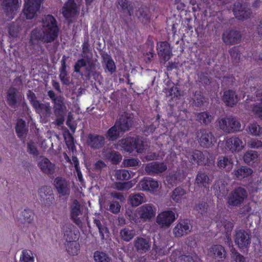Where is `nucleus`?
Segmentation results:
<instances>
[{
  "mask_svg": "<svg viewBox=\"0 0 262 262\" xmlns=\"http://www.w3.org/2000/svg\"><path fill=\"white\" fill-rule=\"evenodd\" d=\"M137 187L139 190L154 193L158 190L160 183L153 178L146 177L139 182Z\"/></svg>",
  "mask_w": 262,
  "mask_h": 262,
  "instance_id": "obj_6",
  "label": "nucleus"
},
{
  "mask_svg": "<svg viewBox=\"0 0 262 262\" xmlns=\"http://www.w3.org/2000/svg\"><path fill=\"white\" fill-rule=\"evenodd\" d=\"M67 252L71 255H77L79 252V244L76 241H71L65 243Z\"/></svg>",
  "mask_w": 262,
  "mask_h": 262,
  "instance_id": "obj_38",
  "label": "nucleus"
},
{
  "mask_svg": "<svg viewBox=\"0 0 262 262\" xmlns=\"http://www.w3.org/2000/svg\"><path fill=\"white\" fill-rule=\"evenodd\" d=\"M157 50L159 56L164 61L169 60L172 55L170 45L166 41L158 42Z\"/></svg>",
  "mask_w": 262,
  "mask_h": 262,
  "instance_id": "obj_13",
  "label": "nucleus"
},
{
  "mask_svg": "<svg viewBox=\"0 0 262 262\" xmlns=\"http://www.w3.org/2000/svg\"><path fill=\"white\" fill-rule=\"evenodd\" d=\"M118 8L121 9L123 12H126L131 15L133 13L132 7L128 5L126 0H118Z\"/></svg>",
  "mask_w": 262,
  "mask_h": 262,
  "instance_id": "obj_52",
  "label": "nucleus"
},
{
  "mask_svg": "<svg viewBox=\"0 0 262 262\" xmlns=\"http://www.w3.org/2000/svg\"><path fill=\"white\" fill-rule=\"evenodd\" d=\"M232 262H245V259L238 252L232 251Z\"/></svg>",
  "mask_w": 262,
  "mask_h": 262,
  "instance_id": "obj_64",
  "label": "nucleus"
},
{
  "mask_svg": "<svg viewBox=\"0 0 262 262\" xmlns=\"http://www.w3.org/2000/svg\"><path fill=\"white\" fill-rule=\"evenodd\" d=\"M176 213L171 210H165L161 212L156 217V223L162 228H168L177 219Z\"/></svg>",
  "mask_w": 262,
  "mask_h": 262,
  "instance_id": "obj_4",
  "label": "nucleus"
},
{
  "mask_svg": "<svg viewBox=\"0 0 262 262\" xmlns=\"http://www.w3.org/2000/svg\"><path fill=\"white\" fill-rule=\"evenodd\" d=\"M43 0H25L23 12L27 19L33 18L40 8Z\"/></svg>",
  "mask_w": 262,
  "mask_h": 262,
  "instance_id": "obj_7",
  "label": "nucleus"
},
{
  "mask_svg": "<svg viewBox=\"0 0 262 262\" xmlns=\"http://www.w3.org/2000/svg\"><path fill=\"white\" fill-rule=\"evenodd\" d=\"M248 146L251 148H258L262 146V142L257 139H252L248 142Z\"/></svg>",
  "mask_w": 262,
  "mask_h": 262,
  "instance_id": "obj_62",
  "label": "nucleus"
},
{
  "mask_svg": "<svg viewBox=\"0 0 262 262\" xmlns=\"http://www.w3.org/2000/svg\"><path fill=\"white\" fill-rule=\"evenodd\" d=\"M37 165L40 170L45 174L53 175L56 171L55 164L46 157H40L37 161Z\"/></svg>",
  "mask_w": 262,
  "mask_h": 262,
  "instance_id": "obj_11",
  "label": "nucleus"
},
{
  "mask_svg": "<svg viewBox=\"0 0 262 262\" xmlns=\"http://www.w3.org/2000/svg\"><path fill=\"white\" fill-rule=\"evenodd\" d=\"M117 149L131 153L135 149L139 154L145 153L148 148L146 142L143 141L139 137L135 139L128 137L119 141L115 145Z\"/></svg>",
  "mask_w": 262,
  "mask_h": 262,
  "instance_id": "obj_2",
  "label": "nucleus"
},
{
  "mask_svg": "<svg viewBox=\"0 0 262 262\" xmlns=\"http://www.w3.org/2000/svg\"><path fill=\"white\" fill-rule=\"evenodd\" d=\"M230 125V133L241 130V123L235 118L231 117Z\"/></svg>",
  "mask_w": 262,
  "mask_h": 262,
  "instance_id": "obj_57",
  "label": "nucleus"
},
{
  "mask_svg": "<svg viewBox=\"0 0 262 262\" xmlns=\"http://www.w3.org/2000/svg\"><path fill=\"white\" fill-rule=\"evenodd\" d=\"M65 59H62L61 60V67L60 68L59 77L63 84L68 85L70 83V79L67 77Z\"/></svg>",
  "mask_w": 262,
  "mask_h": 262,
  "instance_id": "obj_43",
  "label": "nucleus"
},
{
  "mask_svg": "<svg viewBox=\"0 0 262 262\" xmlns=\"http://www.w3.org/2000/svg\"><path fill=\"white\" fill-rule=\"evenodd\" d=\"M103 61L105 66L106 69L111 74L116 71V65L112 57L108 55L103 56Z\"/></svg>",
  "mask_w": 262,
  "mask_h": 262,
  "instance_id": "obj_40",
  "label": "nucleus"
},
{
  "mask_svg": "<svg viewBox=\"0 0 262 262\" xmlns=\"http://www.w3.org/2000/svg\"><path fill=\"white\" fill-rule=\"evenodd\" d=\"M16 132L18 137H21L26 134L27 129L25 125V122L22 119L17 120L16 125Z\"/></svg>",
  "mask_w": 262,
  "mask_h": 262,
  "instance_id": "obj_50",
  "label": "nucleus"
},
{
  "mask_svg": "<svg viewBox=\"0 0 262 262\" xmlns=\"http://www.w3.org/2000/svg\"><path fill=\"white\" fill-rule=\"evenodd\" d=\"M208 255L215 259L220 261L226 255L225 248L220 245H213L208 250Z\"/></svg>",
  "mask_w": 262,
  "mask_h": 262,
  "instance_id": "obj_22",
  "label": "nucleus"
},
{
  "mask_svg": "<svg viewBox=\"0 0 262 262\" xmlns=\"http://www.w3.org/2000/svg\"><path fill=\"white\" fill-rule=\"evenodd\" d=\"M241 38L240 33L236 31H227L223 34V40L226 44L237 43L240 41Z\"/></svg>",
  "mask_w": 262,
  "mask_h": 262,
  "instance_id": "obj_23",
  "label": "nucleus"
},
{
  "mask_svg": "<svg viewBox=\"0 0 262 262\" xmlns=\"http://www.w3.org/2000/svg\"><path fill=\"white\" fill-rule=\"evenodd\" d=\"M212 119V116L207 112L199 113L196 116V120L204 124L210 123Z\"/></svg>",
  "mask_w": 262,
  "mask_h": 262,
  "instance_id": "obj_53",
  "label": "nucleus"
},
{
  "mask_svg": "<svg viewBox=\"0 0 262 262\" xmlns=\"http://www.w3.org/2000/svg\"><path fill=\"white\" fill-rule=\"evenodd\" d=\"M233 11L235 16L238 19H247L251 14L250 9L243 7L239 3L234 5Z\"/></svg>",
  "mask_w": 262,
  "mask_h": 262,
  "instance_id": "obj_24",
  "label": "nucleus"
},
{
  "mask_svg": "<svg viewBox=\"0 0 262 262\" xmlns=\"http://www.w3.org/2000/svg\"><path fill=\"white\" fill-rule=\"evenodd\" d=\"M204 159V155L199 150L194 151L190 157V161L193 164L197 163L200 164Z\"/></svg>",
  "mask_w": 262,
  "mask_h": 262,
  "instance_id": "obj_51",
  "label": "nucleus"
},
{
  "mask_svg": "<svg viewBox=\"0 0 262 262\" xmlns=\"http://www.w3.org/2000/svg\"><path fill=\"white\" fill-rule=\"evenodd\" d=\"M255 103H250L249 102H246V107L253 106L252 111L256 117L259 118L262 120V94L256 95V100Z\"/></svg>",
  "mask_w": 262,
  "mask_h": 262,
  "instance_id": "obj_26",
  "label": "nucleus"
},
{
  "mask_svg": "<svg viewBox=\"0 0 262 262\" xmlns=\"http://www.w3.org/2000/svg\"><path fill=\"white\" fill-rule=\"evenodd\" d=\"M20 28L14 24H11L9 28V33L12 37H16L20 31Z\"/></svg>",
  "mask_w": 262,
  "mask_h": 262,
  "instance_id": "obj_61",
  "label": "nucleus"
},
{
  "mask_svg": "<svg viewBox=\"0 0 262 262\" xmlns=\"http://www.w3.org/2000/svg\"><path fill=\"white\" fill-rule=\"evenodd\" d=\"M196 106H201L204 102L205 98L201 91H196L192 98Z\"/></svg>",
  "mask_w": 262,
  "mask_h": 262,
  "instance_id": "obj_56",
  "label": "nucleus"
},
{
  "mask_svg": "<svg viewBox=\"0 0 262 262\" xmlns=\"http://www.w3.org/2000/svg\"><path fill=\"white\" fill-rule=\"evenodd\" d=\"M40 201L45 205H50L54 200L53 194L51 187L44 186L38 190Z\"/></svg>",
  "mask_w": 262,
  "mask_h": 262,
  "instance_id": "obj_15",
  "label": "nucleus"
},
{
  "mask_svg": "<svg viewBox=\"0 0 262 262\" xmlns=\"http://www.w3.org/2000/svg\"><path fill=\"white\" fill-rule=\"evenodd\" d=\"M86 142L91 148L98 149L104 145L105 138L102 136L90 134L88 136Z\"/></svg>",
  "mask_w": 262,
  "mask_h": 262,
  "instance_id": "obj_21",
  "label": "nucleus"
},
{
  "mask_svg": "<svg viewBox=\"0 0 262 262\" xmlns=\"http://www.w3.org/2000/svg\"><path fill=\"white\" fill-rule=\"evenodd\" d=\"M28 151L34 156H37L38 155V151L37 148V141H30L28 143Z\"/></svg>",
  "mask_w": 262,
  "mask_h": 262,
  "instance_id": "obj_58",
  "label": "nucleus"
},
{
  "mask_svg": "<svg viewBox=\"0 0 262 262\" xmlns=\"http://www.w3.org/2000/svg\"><path fill=\"white\" fill-rule=\"evenodd\" d=\"M53 109L55 116L65 115L67 113V107L62 97H57L54 99Z\"/></svg>",
  "mask_w": 262,
  "mask_h": 262,
  "instance_id": "obj_27",
  "label": "nucleus"
},
{
  "mask_svg": "<svg viewBox=\"0 0 262 262\" xmlns=\"http://www.w3.org/2000/svg\"><path fill=\"white\" fill-rule=\"evenodd\" d=\"M62 13L67 19L71 20L77 13V6L74 2L68 0L63 7Z\"/></svg>",
  "mask_w": 262,
  "mask_h": 262,
  "instance_id": "obj_20",
  "label": "nucleus"
},
{
  "mask_svg": "<svg viewBox=\"0 0 262 262\" xmlns=\"http://www.w3.org/2000/svg\"><path fill=\"white\" fill-rule=\"evenodd\" d=\"M226 146L232 152H239L244 148L245 144L241 139L234 136L226 140Z\"/></svg>",
  "mask_w": 262,
  "mask_h": 262,
  "instance_id": "obj_14",
  "label": "nucleus"
},
{
  "mask_svg": "<svg viewBox=\"0 0 262 262\" xmlns=\"http://www.w3.org/2000/svg\"><path fill=\"white\" fill-rule=\"evenodd\" d=\"M243 159L246 163L251 165L257 162L259 160L257 152L253 150L247 151L245 154Z\"/></svg>",
  "mask_w": 262,
  "mask_h": 262,
  "instance_id": "obj_35",
  "label": "nucleus"
},
{
  "mask_svg": "<svg viewBox=\"0 0 262 262\" xmlns=\"http://www.w3.org/2000/svg\"><path fill=\"white\" fill-rule=\"evenodd\" d=\"M223 100L226 104L229 106H233L239 100L235 92L231 90L227 91L224 93Z\"/></svg>",
  "mask_w": 262,
  "mask_h": 262,
  "instance_id": "obj_29",
  "label": "nucleus"
},
{
  "mask_svg": "<svg viewBox=\"0 0 262 262\" xmlns=\"http://www.w3.org/2000/svg\"><path fill=\"white\" fill-rule=\"evenodd\" d=\"M102 157L104 159H108L111 161L113 163H117L120 162L122 159V156L118 152L114 151H109L103 149L102 152Z\"/></svg>",
  "mask_w": 262,
  "mask_h": 262,
  "instance_id": "obj_31",
  "label": "nucleus"
},
{
  "mask_svg": "<svg viewBox=\"0 0 262 262\" xmlns=\"http://www.w3.org/2000/svg\"><path fill=\"white\" fill-rule=\"evenodd\" d=\"M196 138L201 146L204 147H209L216 141L212 133L206 129L199 130L196 133Z\"/></svg>",
  "mask_w": 262,
  "mask_h": 262,
  "instance_id": "obj_5",
  "label": "nucleus"
},
{
  "mask_svg": "<svg viewBox=\"0 0 262 262\" xmlns=\"http://www.w3.org/2000/svg\"><path fill=\"white\" fill-rule=\"evenodd\" d=\"M94 259L95 262H110L111 258L103 252L97 251L94 253Z\"/></svg>",
  "mask_w": 262,
  "mask_h": 262,
  "instance_id": "obj_46",
  "label": "nucleus"
},
{
  "mask_svg": "<svg viewBox=\"0 0 262 262\" xmlns=\"http://www.w3.org/2000/svg\"><path fill=\"white\" fill-rule=\"evenodd\" d=\"M20 262H34V257L32 252L29 250L21 251L19 257Z\"/></svg>",
  "mask_w": 262,
  "mask_h": 262,
  "instance_id": "obj_42",
  "label": "nucleus"
},
{
  "mask_svg": "<svg viewBox=\"0 0 262 262\" xmlns=\"http://www.w3.org/2000/svg\"><path fill=\"white\" fill-rule=\"evenodd\" d=\"M134 184L131 181L126 182L124 183H118L116 184V187L120 190H127L131 188Z\"/></svg>",
  "mask_w": 262,
  "mask_h": 262,
  "instance_id": "obj_60",
  "label": "nucleus"
},
{
  "mask_svg": "<svg viewBox=\"0 0 262 262\" xmlns=\"http://www.w3.org/2000/svg\"><path fill=\"white\" fill-rule=\"evenodd\" d=\"M71 217L77 225L82 226L81 206L77 200H74L71 206Z\"/></svg>",
  "mask_w": 262,
  "mask_h": 262,
  "instance_id": "obj_12",
  "label": "nucleus"
},
{
  "mask_svg": "<svg viewBox=\"0 0 262 262\" xmlns=\"http://www.w3.org/2000/svg\"><path fill=\"white\" fill-rule=\"evenodd\" d=\"M58 28L55 19L51 15L43 17L42 20V28H36L31 32L30 41L35 44L39 41L43 42H51L58 36Z\"/></svg>",
  "mask_w": 262,
  "mask_h": 262,
  "instance_id": "obj_1",
  "label": "nucleus"
},
{
  "mask_svg": "<svg viewBox=\"0 0 262 262\" xmlns=\"http://www.w3.org/2000/svg\"><path fill=\"white\" fill-rule=\"evenodd\" d=\"M118 124H115L113 127H112L106 133V138L109 140L114 141L117 139L120 136V132L118 129Z\"/></svg>",
  "mask_w": 262,
  "mask_h": 262,
  "instance_id": "obj_44",
  "label": "nucleus"
},
{
  "mask_svg": "<svg viewBox=\"0 0 262 262\" xmlns=\"http://www.w3.org/2000/svg\"><path fill=\"white\" fill-rule=\"evenodd\" d=\"M34 213L29 209H24L21 213V217L15 219V222L23 224L24 226H31L33 223Z\"/></svg>",
  "mask_w": 262,
  "mask_h": 262,
  "instance_id": "obj_17",
  "label": "nucleus"
},
{
  "mask_svg": "<svg viewBox=\"0 0 262 262\" xmlns=\"http://www.w3.org/2000/svg\"><path fill=\"white\" fill-rule=\"evenodd\" d=\"M135 246L137 250L141 253L146 252L150 247L149 241L142 237L138 238L136 240Z\"/></svg>",
  "mask_w": 262,
  "mask_h": 262,
  "instance_id": "obj_32",
  "label": "nucleus"
},
{
  "mask_svg": "<svg viewBox=\"0 0 262 262\" xmlns=\"http://www.w3.org/2000/svg\"><path fill=\"white\" fill-rule=\"evenodd\" d=\"M231 117L224 118L219 120V126L224 132L230 133V123Z\"/></svg>",
  "mask_w": 262,
  "mask_h": 262,
  "instance_id": "obj_48",
  "label": "nucleus"
},
{
  "mask_svg": "<svg viewBox=\"0 0 262 262\" xmlns=\"http://www.w3.org/2000/svg\"><path fill=\"white\" fill-rule=\"evenodd\" d=\"M167 168L164 162H152L146 165L145 170L149 174H158L164 172Z\"/></svg>",
  "mask_w": 262,
  "mask_h": 262,
  "instance_id": "obj_19",
  "label": "nucleus"
},
{
  "mask_svg": "<svg viewBox=\"0 0 262 262\" xmlns=\"http://www.w3.org/2000/svg\"><path fill=\"white\" fill-rule=\"evenodd\" d=\"M210 179L205 173L199 172L195 179V183L200 187H207L211 182Z\"/></svg>",
  "mask_w": 262,
  "mask_h": 262,
  "instance_id": "obj_33",
  "label": "nucleus"
},
{
  "mask_svg": "<svg viewBox=\"0 0 262 262\" xmlns=\"http://www.w3.org/2000/svg\"><path fill=\"white\" fill-rule=\"evenodd\" d=\"M156 208L150 204L141 206L135 211H127L126 214L130 221L138 223L141 221L146 222L155 217L156 213Z\"/></svg>",
  "mask_w": 262,
  "mask_h": 262,
  "instance_id": "obj_3",
  "label": "nucleus"
},
{
  "mask_svg": "<svg viewBox=\"0 0 262 262\" xmlns=\"http://www.w3.org/2000/svg\"><path fill=\"white\" fill-rule=\"evenodd\" d=\"M34 104L33 107L37 113L40 115H48L50 113L51 107L49 103H41L38 102Z\"/></svg>",
  "mask_w": 262,
  "mask_h": 262,
  "instance_id": "obj_37",
  "label": "nucleus"
},
{
  "mask_svg": "<svg viewBox=\"0 0 262 262\" xmlns=\"http://www.w3.org/2000/svg\"><path fill=\"white\" fill-rule=\"evenodd\" d=\"M120 207L118 202H112L110 205L109 210L113 213H118L120 211Z\"/></svg>",
  "mask_w": 262,
  "mask_h": 262,
  "instance_id": "obj_63",
  "label": "nucleus"
},
{
  "mask_svg": "<svg viewBox=\"0 0 262 262\" xmlns=\"http://www.w3.org/2000/svg\"><path fill=\"white\" fill-rule=\"evenodd\" d=\"M63 230L66 243L75 241L78 238L76 231L72 225L68 224L64 226Z\"/></svg>",
  "mask_w": 262,
  "mask_h": 262,
  "instance_id": "obj_28",
  "label": "nucleus"
},
{
  "mask_svg": "<svg viewBox=\"0 0 262 262\" xmlns=\"http://www.w3.org/2000/svg\"><path fill=\"white\" fill-rule=\"evenodd\" d=\"M4 7L7 20L12 19L16 14L20 5L18 0H0Z\"/></svg>",
  "mask_w": 262,
  "mask_h": 262,
  "instance_id": "obj_8",
  "label": "nucleus"
},
{
  "mask_svg": "<svg viewBox=\"0 0 262 262\" xmlns=\"http://www.w3.org/2000/svg\"><path fill=\"white\" fill-rule=\"evenodd\" d=\"M217 226L221 228L222 226L225 228V231L227 233L230 232L233 227V223L223 219L221 221H216Z\"/></svg>",
  "mask_w": 262,
  "mask_h": 262,
  "instance_id": "obj_49",
  "label": "nucleus"
},
{
  "mask_svg": "<svg viewBox=\"0 0 262 262\" xmlns=\"http://www.w3.org/2000/svg\"><path fill=\"white\" fill-rule=\"evenodd\" d=\"M191 229L190 221L188 220H181L173 228V232L177 237H181L189 233Z\"/></svg>",
  "mask_w": 262,
  "mask_h": 262,
  "instance_id": "obj_16",
  "label": "nucleus"
},
{
  "mask_svg": "<svg viewBox=\"0 0 262 262\" xmlns=\"http://www.w3.org/2000/svg\"><path fill=\"white\" fill-rule=\"evenodd\" d=\"M135 234V231L134 230L126 228L122 229L120 232L121 238L126 242H128L132 239L134 237Z\"/></svg>",
  "mask_w": 262,
  "mask_h": 262,
  "instance_id": "obj_45",
  "label": "nucleus"
},
{
  "mask_svg": "<svg viewBox=\"0 0 262 262\" xmlns=\"http://www.w3.org/2000/svg\"><path fill=\"white\" fill-rule=\"evenodd\" d=\"M247 196V194L246 190L239 187L230 194L228 202L230 205L237 206L242 203Z\"/></svg>",
  "mask_w": 262,
  "mask_h": 262,
  "instance_id": "obj_10",
  "label": "nucleus"
},
{
  "mask_svg": "<svg viewBox=\"0 0 262 262\" xmlns=\"http://www.w3.org/2000/svg\"><path fill=\"white\" fill-rule=\"evenodd\" d=\"M72 160L73 162V164L75 167V170L77 173L78 179L80 182L83 181V177L82 173L80 171V167L79 165V161L77 157L73 156Z\"/></svg>",
  "mask_w": 262,
  "mask_h": 262,
  "instance_id": "obj_59",
  "label": "nucleus"
},
{
  "mask_svg": "<svg viewBox=\"0 0 262 262\" xmlns=\"http://www.w3.org/2000/svg\"><path fill=\"white\" fill-rule=\"evenodd\" d=\"M217 166L220 168L224 169L226 171H229L233 167V162L230 158L221 157L219 158Z\"/></svg>",
  "mask_w": 262,
  "mask_h": 262,
  "instance_id": "obj_36",
  "label": "nucleus"
},
{
  "mask_svg": "<svg viewBox=\"0 0 262 262\" xmlns=\"http://www.w3.org/2000/svg\"><path fill=\"white\" fill-rule=\"evenodd\" d=\"M82 68H83L86 70L88 74H90L95 69V64L92 60L89 58H87L86 61L84 59H79L74 66L75 71L79 72L80 69Z\"/></svg>",
  "mask_w": 262,
  "mask_h": 262,
  "instance_id": "obj_25",
  "label": "nucleus"
},
{
  "mask_svg": "<svg viewBox=\"0 0 262 262\" xmlns=\"http://www.w3.org/2000/svg\"><path fill=\"white\" fill-rule=\"evenodd\" d=\"M185 191L181 187L176 188L171 195L172 199L176 202L179 203L185 198Z\"/></svg>",
  "mask_w": 262,
  "mask_h": 262,
  "instance_id": "obj_41",
  "label": "nucleus"
},
{
  "mask_svg": "<svg viewBox=\"0 0 262 262\" xmlns=\"http://www.w3.org/2000/svg\"><path fill=\"white\" fill-rule=\"evenodd\" d=\"M233 173L238 179L241 180L250 176L253 173V170L248 167L242 166L234 170Z\"/></svg>",
  "mask_w": 262,
  "mask_h": 262,
  "instance_id": "obj_34",
  "label": "nucleus"
},
{
  "mask_svg": "<svg viewBox=\"0 0 262 262\" xmlns=\"http://www.w3.org/2000/svg\"><path fill=\"white\" fill-rule=\"evenodd\" d=\"M116 124H118V129L121 132L128 130L132 126V119L126 115H122Z\"/></svg>",
  "mask_w": 262,
  "mask_h": 262,
  "instance_id": "obj_30",
  "label": "nucleus"
},
{
  "mask_svg": "<svg viewBox=\"0 0 262 262\" xmlns=\"http://www.w3.org/2000/svg\"><path fill=\"white\" fill-rule=\"evenodd\" d=\"M53 184L60 196H66L70 194V184L64 178L61 177H56L54 180Z\"/></svg>",
  "mask_w": 262,
  "mask_h": 262,
  "instance_id": "obj_9",
  "label": "nucleus"
},
{
  "mask_svg": "<svg viewBox=\"0 0 262 262\" xmlns=\"http://www.w3.org/2000/svg\"><path fill=\"white\" fill-rule=\"evenodd\" d=\"M114 176L118 180H125L129 179L130 174L127 170L119 169L115 171Z\"/></svg>",
  "mask_w": 262,
  "mask_h": 262,
  "instance_id": "obj_54",
  "label": "nucleus"
},
{
  "mask_svg": "<svg viewBox=\"0 0 262 262\" xmlns=\"http://www.w3.org/2000/svg\"><path fill=\"white\" fill-rule=\"evenodd\" d=\"M234 241L239 248H245L250 243L249 234L244 230H239L236 232Z\"/></svg>",
  "mask_w": 262,
  "mask_h": 262,
  "instance_id": "obj_18",
  "label": "nucleus"
},
{
  "mask_svg": "<svg viewBox=\"0 0 262 262\" xmlns=\"http://www.w3.org/2000/svg\"><path fill=\"white\" fill-rule=\"evenodd\" d=\"M249 132L253 136H260L262 135V127L256 123L251 124L249 126Z\"/></svg>",
  "mask_w": 262,
  "mask_h": 262,
  "instance_id": "obj_55",
  "label": "nucleus"
},
{
  "mask_svg": "<svg viewBox=\"0 0 262 262\" xmlns=\"http://www.w3.org/2000/svg\"><path fill=\"white\" fill-rule=\"evenodd\" d=\"M17 90L15 88H10L7 92V100L10 105H14L16 102Z\"/></svg>",
  "mask_w": 262,
  "mask_h": 262,
  "instance_id": "obj_47",
  "label": "nucleus"
},
{
  "mask_svg": "<svg viewBox=\"0 0 262 262\" xmlns=\"http://www.w3.org/2000/svg\"><path fill=\"white\" fill-rule=\"evenodd\" d=\"M128 201L133 206H138L145 202L144 195L143 193L130 194L128 198Z\"/></svg>",
  "mask_w": 262,
  "mask_h": 262,
  "instance_id": "obj_39",
  "label": "nucleus"
}]
</instances>
